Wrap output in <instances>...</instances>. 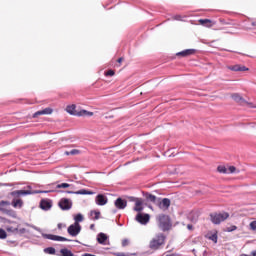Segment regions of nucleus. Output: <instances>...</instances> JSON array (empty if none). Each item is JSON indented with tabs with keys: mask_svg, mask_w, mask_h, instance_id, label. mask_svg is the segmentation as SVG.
I'll list each match as a JSON object with an SVG mask.
<instances>
[{
	"mask_svg": "<svg viewBox=\"0 0 256 256\" xmlns=\"http://www.w3.org/2000/svg\"><path fill=\"white\" fill-rule=\"evenodd\" d=\"M165 245V235L157 234L149 243V248L152 251H157Z\"/></svg>",
	"mask_w": 256,
	"mask_h": 256,
	"instance_id": "1",
	"label": "nucleus"
},
{
	"mask_svg": "<svg viewBox=\"0 0 256 256\" xmlns=\"http://www.w3.org/2000/svg\"><path fill=\"white\" fill-rule=\"evenodd\" d=\"M157 221L162 231H169V229L171 228V220L169 219V216L161 214L157 217Z\"/></svg>",
	"mask_w": 256,
	"mask_h": 256,
	"instance_id": "2",
	"label": "nucleus"
},
{
	"mask_svg": "<svg viewBox=\"0 0 256 256\" xmlns=\"http://www.w3.org/2000/svg\"><path fill=\"white\" fill-rule=\"evenodd\" d=\"M212 223L214 225H219V223H222V221H225L226 219H229V213L222 212V213H214L210 215Z\"/></svg>",
	"mask_w": 256,
	"mask_h": 256,
	"instance_id": "3",
	"label": "nucleus"
},
{
	"mask_svg": "<svg viewBox=\"0 0 256 256\" xmlns=\"http://www.w3.org/2000/svg\"><path fill=\"white\" fill-rule=\"evenodd\" d=\"M156 205L161 209L162 211H167L169 207H171V200L169 198H158L156 201Z\"/></svg>",
	"mask_w": 256,
	"mask_h": 256,
	"instance_id": "4",
	"label": "nucleus"
},
{
	"mask_svg": "<svg viewBox=\"0 0 256 256\" xmlns=\"http://www.w3.org/2000/svg\"><path fill=\"white\" fill-rule=\"evenodd\" d=\"M33 193H48L47 191H35L32 192L31 190H15L11 192L12 197H21L25 195H33Z\"/></svg>",
	"mask_w": 256,
	"mask_h": 256,
	"instance_id": "5",
	"label": "nucleus"
},
{
	"mask_svg": "<svg viewBox=\"0 0 256 256\" xmlns=\"http://www.w3.org/2000/svg\"><path fill=\"white\" fill-rule=\"evenodd\" d=\"M68 234L71 237H77V235H79V233H81V224H71L68 229H67Z\"/></svg>",
	"mask_w": 256,
	"mask_h": 256,
	"instance_id": "6",
	"label": "nucleus"
},
{
	"mask_svg": "<svg viewBox=\"0 0 256 256\" xmlns=\"http://www.w3.org/2000/svg\"><path fill=\"white\" fill-rule=\"evenodd\" d=\"M136 221L140 223V225H147L149 223V220L151 219V216L149 214H143L139 212L136 217Z\"/></svg>",
	"mask_w": 256,
	"mask_h": 256,
	"instance_id": "7",
	"label": "nucleus"
},
{
	"mask_svg": "<svg viewBox=\"0 0 256 256\" xmlns=\"http://www.w3.org/2000/svg\"><path fill=\"white\" fill-rule=\"evenodd\" d=\"M59 207H60V209H62V211H69V209H71V207H73V202H71V200H69L67 198H62L59 201Z\"/></svg>",
	"mask_w": 256,
	"mask_h": 256,
	"instance_id": "8",
	"label": "nucleus"
},
{
	"mask_svg": "<svg viewBox=\"0 0 256 256\" xmlns=\"http://www.w3.org/2000/svg\"><path fill=\"white\" fill-rule=\"evenodd\" d=\"M42 237L44 239H49L50 241H60V242L69 241V239H67L63 236H57V235H53V234L42 233Z\"/></svg>",
	"mask_w": 256,
	"mask_h": 256,
	"instance_id": "9",
	"label": "nucleus"
},
{
	"mask_svg": "<svg viewBox=\"0 0 256 256\" xmlns=\"http://www.w3.org/2000/svg\"><path fill=\"white\" fill-rule=\"evenodd\" d=\"M96 239L100 245H109V236L103 232H100Z\"/></svg>",
	"mask_w": 256,
	"mask_h": 256,
	"instance_id": "10",
	"label": "nucleus"
},
{
	"mask_svg": "<svg viewBox=\"0 0 256 256\" xmlns=\"http://www.w3.org/2000/svg\"><path fill=\"white\" fill-rule=\"evenodd\" d=\"M131 201H134L135 203L134 211H136L137 213H141V211H143V199L131 198Z\"/></svg>",
	"mask_w": 256,
	"mask_h": 256,
	"instance_id": "11",
	"label": "nucleus"
},
{
	"mask_svg": "<svg viewBox=\"0 0 256 256\" xmlns=\"http://www.w3.org/2000/svg\"><path fill=\"white\" fill-rule=\"evenodd\" d=\"M95 203H96V205H99L101 207H103V205H107V203H108L107 196H105L103 194H98L95 198Z\"/></svg>",
	"mask_w": 256,
	"mask_h": 256,
	"instance_id": "12",
	"label": "nucleus"
},
{
	"mask_svg": "<svg viewBox=\"0 0 256 256\" xmlns=\"http://www.w3.org/2000/svg\"><path fill=\"white\" fill-rule=\"evenodd\" d=\"M5 229L8 233H14L16 235V233L19 232V224L13 222L10 225H7Z\"/></svg>",
	"mask_w": 256,
	"mask_h": 256,
	"instance_id": "13",
	"label": "nucleus"
},
{
	"mask_svg": "<svg viewBox=\"0 0 256 256\" xmlns=\"http://www.w3.org/2000/svg\"><path fill=\"white\" fill-rule=\"evenodd\" d=\"M114 205L116 209H125L127 207V200L118 198L115 200Z\"/></svg>",
	"mask_w": 256,
	"mask_h": 256,
	"instance_id": "14",
	"label": "nucleus"
},
{
	"mask_svg": "<svg viewBox=\"0 0 256 256\" xmlns=\"http://www.w3.org/2000/svg\"><path fill=\"white\" fill-rule=\"evenodd\" d=\"M40 207L41 209H43V211H49V209H51L52 207L51 200L49 199L41 200Z\"/></svg>",
	"mask_w": 256,
	"mask_h": 256,
	"instance_id": "15",
	"label": "nucleus"
},
{
	"mask_svg": "<svg viewBox=\"0 0 256 256\" xmlns=\"http://www.w3.org/2000/svg\"><path fill=\"white\" fill-rule=\"evenodd\" d=\"M227 69H229L230 71H249V68L239 64L228 66Z\"/></svg>",
	"mask_w": 256,
	"mask_h": 256,
	"instance_id": "16",
	"label": "nucleus"
},
{
	"mask_svg": "<svg viewBox=\"0 0 256 256\" xmlns=\"http://www.w3.org/2000/svg\"><path fill=\"white\" fill-rule=\"evenodd\" d=\"M53 113V109L51 108H45L44 110L37 111L33 114L34 119L39 117V115H51Z\"/></svg>",
	"mask_w": 256,
	"mask_h": 256,
	"instance_id": "17",
	"label": "nucleus"
},
{
	"mask_svg": "<svg viewBox=\"0 0 256 256\" xmlns=\"http://www.w3.org/2000/svg\"><path fill=\"white\" fill-rule=\"evenodd\" d=\"M9 205H11V203L7 202V201H1L0 202V211H2L3 213H11V211L9 210Z\"/></svg>",
	"mask_w": 256,
	"mask_h": 256,
	"instance_id": "18",
	"label": "nucleus"
},
{
	"mask_svg": "<svg viewBox=\"0 0 256 256\" xmlns=\"http://www.w3.org/2000/svg\"><path fill=\"white\" fill-rule=\"evenodd\" d=\"M195 53V49H186L184 51L178 52L176 55L178 57H189V55H193Z\"/></svg>",
	"mask_w": 256,
	"mask_h": 256,
	"instance_id": "19",
	"label": "nucleus"
},
{
	"mask_svg": "<svg viewBox=\"0 0 256 256\" xmlns=\"http://www.w3.org/2000/svg\"><path fill=\"white\" fill-rule=\"evenodd\" d=\"M68 193L74 194V195H95V192L88 191V190H85V189H82V190H79V191H76V192L68 191Z\"/></svg>",
	"mask_w": 256,
	"mask_h": 256,
	"instance_id": "20",
	"label": "nucleus"
},
{
	"mask_svg": "<svg viewBox=\"0 0 256 256\" xmlns=\"http://www.w3.org/2000/svg\"><path fill=\"white\" fill-rule=\"evenodd\" d=\"M99 217H101V212L99 210L90 211V219H92V221H97Z\"/></svg>",
	"mask_w": 256,
	"mask_h": 256,
	"instance_id": "21",
	"label": "nucleus"
},
{
	"mask_svg": "<svg viewBox=\"0 0 256 256\" xmlns=\"http://www.w3.org/2000/svg\"><path fill=\"white\" fill-rule=\"evenodd\" d=\"M73 219H74V224L79 225L80 223H83L85 218L83 217V214L78 213L73 216Z\"/></svg>",
	"mask_w": 256,
	"mask_h": 256,
	"instance_id": "22",
	"label": "nucleus"
},
{
	"mask_svg": "<svg viewBox=\"0 0 256 256\" xmlns=\"http://www.w3.org/2000/svg\"><path fill=\"white\" fill-rule=\"evenodd\" d=\"M77 117H93V112H89L87 110H80L77 112Z\"/></svg>",
	"mask_w": 256,
	"mask_h": 256,
	"instance_id": "23",
	"label": "nucleus"
},
{
	"mask_svg": "<svg viewBox=\"0 0 256 256\" xmlns=\"http://www.w3.org/2000/svg\"><path fill=\"white\" fill-rule=\"evenodd\" d=\"M12 207H14L15 209H21V207H23V200L13 199L12 200Z\"/></svg>",
	"mask_w": 256,
	"mask_h": 256,
	"instance_id": "24",
	"label": "nucleus"
},
{
	"mask_svg": "<svg viewBox=\"0 0 256 256\" xmlns=\"http://www.w3.org/2000/svg\"><path fill=\"white\" fill-rule=\"evenodd\" d=\"M207 239H209L210 241H213V243H217L218 241L217 231L208 233Z\"/></svg>",
	"mask_w": 256,
	"mask_h": 256,
	"instance_id": "25",
	"label": "nucleus"
},
{
	"mask_svg": "<svg viewBox=\"0 0 256 256\" xmlns=\"http://www.w3.org/2000/svg\"><path fill=\"white\" fill-rule=\"evenodd\" d=\"M231 98L233 99V101H236V103H241L244 101L243 97L239 93L232 94Z\"/></svg>",
	"mask_w": 256,
	"mask_h": 256,
	"instance_id": "26",
	"label": "nucleus"
},
{
	"mask_svg": "<svg viewBox=\"0 0 256 256\" xmlns=\"http://www.w3.org/2000/svg\"><path fill=\"white\" fill-rule=\"evenodd\" d=\"M60 253L62 256H75V254H73V252L67 248H62Z\"/></svg>",
	"mask_w": 256,
	"mask_h": 256,
	"instance_id": "27",
	"label": "nucleus"
},
{
	"mask_svg": "<svg viewBox=\"0 0 256 256\" xmlns=\"http://www.w3.org/2000/svg\"><path fill=\"white\" fill-rule=\"evenodd\" d=\"M76 106L75 105H70L66 107V111L67 113H69L70 115H77V113L75 112Z\"/></svg>",
	"mask_w": 256,
	"mask_h": 256,
	"instance_id": "28",
	"label": "nucleus"
},
{
	"mask_svg": "<svg viewBox=\"0 0 256 256\" xmlns=\"http://www.w3.org/2000/svg\"><path fill=\"white\" fill-rule=\"evenodd\" d=\"M44 253H46L47 255H55L56 250L53 247H48L44 249Z\"/></svg>",
	"mask_w": 256,
	"mask_h": 256,
	"instance_id": "29",
	"label": "nucleus"
},
{
	"mask_svg": "<svg viewBox=\"0 0 256 256\" xmlns=\"http://www.w3.org/2000/svg\"><path fill=\"white\" fill-rule=\"evenodd\" d=\"M147 199H148V201H151V203H155V204L157 205V200H158L159 198H157V196H155V195H153V194H149V195L147 196Z\"/></svg>",
	"mask_w": 256,
	"mask_h": 256,
	"instance_id": "30",
	"label": "nucleus"
},
{
	"mask_svg": "<svg viewBox=\"0 0 256 256\" xmlns=\"http://www.w3.org/2000/svg\"><path fill=\"white\" fill-rule=\"evenodd\" d=\"M200 23L201 25H205V27H211V20L209 19H201Z\"/></svg>",
	"mask_w": 256,
	"mask_h": 256,
	"instance_id": "31",
	"label": "nucleus"
},
{
	"mask_svg": "<svg viewBox=\"0 0 256 256\" xmlns=\"http://www.w3.org/2000/svg\"><path fill=\"white\" fill-rule=\"evenodd\" d=\"M79 153H81V151H79L78 149H73L71 151H66L65 155H79Z\"/></svg>",
	"mask_w": 256,
	"mask_h": 256,
	"instance_id": "32",
	"label": "nucleus"
},
{
	"mask_svg": "<svg viewBox=\"0 0 256 256\" xmlns=\"http://www.w3.org/2000/svg\"><path fill=\"white\" fill-rule=\"evenodd\" d=\"M217 171L218 173H223L224 175H227V167L225 166H218Z\"/></svg>",
	"mask_w": 256,
	"mask_h": 256,
	"instance_id": "33",
	"label": "nucleus"
},
{
	"mask_svg": "<svg viewBox=\"0 0 256 256\" xmlns=\"http://www.w3.org/2000/svg\"><path fill=\"white\" fill-rule=\"evenodd\" d=\"M68 187H70V185L67 183H62L57 185V189H67Z\"/></svg>",
	"mask_w": 256,
	"mask_h": 256,
	"instance_id": "34",
	"label": "nucleus"
},
{
	"mask_svg": "<svg viewBox=\"0 0 256 256\" xmlns=\"http://www.w3.org/2000/svg\"><path fill=\"white\" fill-rule=\"evenodd\" d=\"M0 239H7V232L0 228Z\"/></svg>",
	"mask_w": 256,
	"mask_h": 256,
	"instance_id": "35",
	"label": "nucleus"
},
{
	"mask_svg": "<svg viewBox=\"0 0 256 256\" xmlns=\"http://www.w3.org/2000/svg\"><path fill=\"white\" fill-rule=\"evenodd\" d=\"M26 232L27 230L25 228H19V225H18V232H16V235H23Z\"/></svg>",
	"mask_w": 256,
	"mask_h": 256,
	"instance_id": "36",
	"label": "nucleus"
},
{
	"mask_svg": "<svg viewBox=\"0 0 256 256\" xmlns=\"http://www.w3.org/2000/svg\"><path fill=\"white\" fill-rule=\"evenodd\" d=\"M236 168L234 166H230L227 168V175L231 174V173H235Z\"/></svg>",
	"mask_w": 256,
	"mask_h": 256,
	"instance_id": "37",
	"label": "nucleus"
},
{
	"mask_svg": "<svg viewBox=\"0 0 256 256\" xmlns=\"http://www.w3.org/2000/svg\"><path fill=\"white\" fill-rule=\"evenodd\" d=\"M250 229H251L252 231H256V220H255V221H252V222L250 223Z\"/></svg>",
	"mask_w": 256,
	"mask_h": 256,
	"instance_id": "38",
	"label": "nucleus"
},
{
	"mask_svg": "<svg viewBox=\"0 0 256 256\" xmlns=\"http://www.w3.org/2000/svg\"><path fill=\"white\" fill-rule=\"evenodd\" d=\"M227 231L229 233H231L232 231H237V226H231V227L227 228Z\"/></svg>",
	"mask_w": 256,
	"mask_h": 256,
	"instance_id": "39",
	"label": "nucleus"
},
{
	"mask_svg": "<svg viewBox=\"0 0 256 256\" xmlns=\"http://www.w3.org/2000/svg\"><path fill=\"white\" fill-rule=\"evenodd\" d=\"M113 75H115V71L113 70H109L108 72H106V76L113 77Z\"/></svg>",
	"mask_w": 256,
	"mask_h": 256,
	"instance_id": "40",
	"label": "nucleus"
},
{
	"mask_svg": "<svg viewBox=\"0 0 256 256\" xmlns=\"http://www.w3.org/2000/svg\"><path fill=\"white\" fill-rule=\"evenodd\" d=\"M127 245H129V240L128 239L122 240V247H127Z\"/></svg>",
	"mask_w": 256,
	"mask_h": 256,
	"instance_id": "41",
	"label": "nucleus"
},
{
	"mask_svg": "<svg viewBox=\"0 0 256 256\" xmlns=\"http://www.w3.org/2000/svg\"><path fill=\"white\" fill-rule=\"evenodd\" d=\"M57 227H58V229H65V227H67V225L66 224H64V223H59L58 225H57Z\"/></svg>",
	"mask_w": 256,
	"mask_h": 256,
	"instance_id": "42",
	"label": "nucleus"
},
{
	"mask_svg": "<svg viewBox=\"0 0 256 256\" xmlns=\"http://www.w3.org/2000/svg\"><path fill=\"white\" fill-rule=\"evenodd\" d=\"M174 19H175V21H181L182 20L180 15L174 16Z\"/></svg>",
	"mask_w": 256,
	"mask_h": 256,
	"instance_id": "43",
	"label": "nucleus"
},
{
	"mask_svg": "<svg viewBox=\"0 0 256 256\" xmlns=\"http://www.w3.org/2000/svg\"><path fill=\"white\" fill-rule=\"evenodd\" d=\"M187 229H189V231H192V230H193V225L188 224V225H187Z\"/></svg>",
	"mask_w": 256,
	"mask_h": 256,
	"instance_id": "44",
	"label": "nucleus"
},
{
	"mask_svg": "<svg viewBox=\"0 0 256 256\" xmlns=\"http://www.w3.org/2000/svg\"><path fill=\"white\" fill-rule=\"evenodd\" d=\"M116 255L117 256H127L125 253H123V252H118V253H116Z\"/></svg>",
	"mask_w": 256,
	"mask_h": 256,
	"instance_id": "45",
	"label": "nucleus"
},
{
	"mask_svg": "<svg viewBox=\"0 0 256 256\" xmlns=\"http://www.w3.org/2000/svg\"><path fill=\"white\" fill-rule=\"evenodd\" d=\"M251 256H256V250L251 252Z\"/></svg>",
	"mask_w": 256,
	"mask_h": 256,
	"instance_id": "46",
	"label": "nucleus"
},
{
	"mask_svg": "<svg viewBox=\"0 0 256 256\" xmlns=\"http://www.w3.org/2000/svg\"><path fill=\"white\" fill-rule=\"evenodd\" d=\"M123 61V58L118 59V63H121Z\"/></svg>",
	"mask_w": 256,
	"mask_h": 256,
	"instance_id": "47",
	"label": "nucleus"
},
{
	"mask_svg": "<svg viewBox=\"0 0 256 256\" xmlns=\"http://www.w3.org/2000/svg\"><path fill=\"white\" fill-rule=\"evenodd\" d=\"M252 26H253V27H256V22H252Z\"/></svg>",
	"mask_w": 256,
	"mask_h": 256,
	"instance_id": "48",
	"label": "nucleus"
},
{
	"mask_svg": "<svg viewBox=\"0 0 256 256\" xmlns=\"http://www.w3.org/2000/svg\"><path fill=\"white\" fill-rule=\"evenodd\" d=\"M95 227V224H92L91 226H90V229H93Z\"/></svg>",
	"mask_w": 256,
	"mask_h": 256,
	"instance_id": "49",
	"label": "nucleus"
},
{
	"mask_svg": "<svg viewBox=\"0 0 256 256\" xmlns=\"http://www.w3.org/2000/svg\"><path fill=\"white\" fill-rule=\"evenodd\" d=\"M240 256H251V254H250V255H247V254H241Z\"/></svg>",
	"mask_w": 256,
	"mask_h": 256,
	"instance_id": "50",
	"label": "nucleus"
},
{
	"mask_svg": "<svg viewBox=\"0 0 256 256\" xmlns=\"http://www.w3.org/2000/svg\"><path fill=\"white\" fill-rule=\"evenodd\" d=\"M253 107H255V109H256V106H253Z\"/></svg>",
	"mask_w": 256,
	"mask_h": 256,
	"instance_id": "51",
	"label": "nucleus"
}]
</instances>
